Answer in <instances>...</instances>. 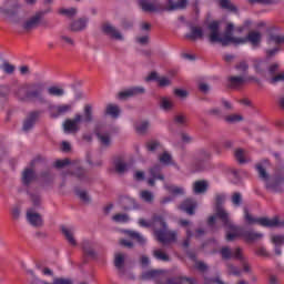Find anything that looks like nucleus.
<instances>
[{
	"label": "nucleus",
	"instance_id": "1",
	"mask_svg": "<svg viewBox=\"0 0 284 284\" xmlns=\"http://www.w3.org/2000/svg\"><path fill=\"white\" fill-rule=\"evenodd\" d=\"M47 88L48 84L43 81L27 82L16 90L14 95L22 103L37 101L40 105H45L48 103V99H45Z\"/></svg>",
	"mask_w": 284,
	"mask_h": 284
},
{
	"label": "nucleus",
	"instance_id": "2",
	"mask_svg": "<svg viewBox=\"0 0 284 284\" xmlns=\"http://www.w3.org/2000/svg\"><path fill=\"white\" fill-rule=\"evenodd\" d=\"M209 41L210 43H221L223 48H227L231 43L239 45L241 38L234 37V23L230 22L224 31V36H221V23L219 21H212L207 26Z\"/></svg>",
	"mask_w": 284,
	"mask_h": 284
},
{
	"label": "nucleus",
	"instance_id": "3",
	"mask_svg": "<svg viewBox=\"0 0 284 284\" xmlns=\"http://www.w3.org/2000/svg\"><path fill=\"white\" fill-rule=\"evenodd\" d=\"M166 7L163 8V4L159 0H139V6L142 8L143 12H161L165 10L166 12H176L178 10H186L190 2L187 0H166Z\"/></svg>",
	"mask_w": 284,
	"mask_h": 284
},
{
	"label": "nucleus",
	"instance_id": "4",
	"mask_svg": "<svg viewBox=\"0 0 284 284\" xmlns=\"http://www.w3.org/2000/svg\"><path fill=\"white\" fill-rule=\"evenodd\" d=\"M255 170L262 181H265L266 190L277 194L283 193L284 175H275L270 179V173L263 168V164H255Z\"/></svg>",
	"mask_w": 284,
	"mask_h": 284
},
{
	"label": "nucleus",
	"instance_id": "5",
	"mask_svg": "<svg viewBox=\"0 0 284 284\" xmlns=\"http://www.w3.org/2000/svg\"><path fill=\"white\" fill-rule=\"evenodd\" d=\"M20 12L21 3H19V0H4L0 7V14L10 19L11 23H21Z\"/></svg>",
	"mask_w": 284,
	"mask_h": 284
},
{
	"label": "nucleus",
	"instance_id": "6",
	"mask_svg": "<svg viewBox=\"0 0 284 284\" xmlns=\"http://www.w3.org/2000/svg\"><path fill=\"white\" fill-rule=\"evenodd\" d=\"M48 14V10L38 11L36 14L31 16L27 21L22 23V29L24 32H32L37 30V27L43 21V17Z\"/></svg>",
	"mask_w": 284,
	"mask_h": 284
},
{
	"label": "nucleus",
	"instance_id": "7",
	"mask_svg": "<svg viewBox=\"0 0 284 284\" xmlns=\"http://www.w3.org/2000/svg\"><path fill=\"white\" fill-rule=\"evenodd\" d=\"M267 74L270 77L268 83H271V85H276V83L284 81V71H281V64L277 62L272 63L267 68Z\"/></svg>",
	"mask_w": 284,
	"mask_h": 284
},
{
	"label": "nucleus",
	"instance_id": "8",
	"mask_svg": "<svg viewBox=\"0 0 284 284\" xmlns=\"http://www.w3.org/2000/svg\"><path fill=\"white\" fill-rule=\"evenodd\" d=\"M263 41V34L260 31H250L246 37L240 38L239 45H244V43H250L253 50L261 48Z\"/></svg>",
	"mask_w": 284,
	"mask_h": 284
},
{
	"label": "nucleus",
	"instance_id": "9",
	"mask_svg": "<svg viewBox=\"0 0 284 284\" xmlns=\"http://www.w3.org/2000/svg\"><path fill=\"white\" fill-rule=\"evenodd\" d=\"M225 199H227V195H225V193L215 194V214L216 217L221 221H227V219H230V213H227V211H225V209L223 207Z\"/></svg>",
	"mask_w": 284,
	"mask_h": 284
},
{
	"label": "nucleus",
	"instance_id": "10",
	"mask_svg": "<svg viewBox=\"0 0 284 284\" xmlns=\"http://www.w3.org/2000/svg\"><path fill=\"white\" fill-rule=\"evenodd\" d=\"M154 236L159 243L163 245H168V243H172L176 241V232L168 231L166 229H154Z\"/></svg>",
	"mask_w": 284,
	"mask_h": 284
},
{
	"label": "nucleus",
	"instance_id": "11",
	"mask_svg": "<svg viewBox=\"0 0 284 284\" xmlns=\"http://www.w3.org/2000/svg\"><path fill=\"white\" fill-rule=\"evenodd\" d=\"M212 159V153L209 150L201 149L197 151L195 158L193 159V165L195 166L196 172L205 169V163Z\"/></svg>",
	"mask_w": 284,
	"mask_h": 284
},
{
	"label": "nucleus",
	"instance_id": "12",
	"mask_svg": "<svg viewBox=\"0 0 284 284\" xmlns=\"http://www.w3.org/2000/svg\"><path fill=\"white\" fill-rule=\"evenodd\" d=\"M83 119V115L77 113L73 119H67L63 122V130L64 134H77L79 130H81V126L79 123H81Z\"/></svg>",
	"mask_w": 284,
	"mask_h": 284
},
{
	"label": "nucleus",
	"instance_id": "13",
	"mask_svg": "<svg viewBox=\"0 0 284 284\" xmlns=\"http://www.w3.org/2000/svg\"><path fill=\"white\" fill-rule=\"evenodd\" d=\"M48 110L50 119H59L65 116L68 112H72V104H50Z\"/></svg>",
	"mask_w": 284,
	"mask_h": 284
},
{
	"label": "nucleus",
	"instance_id": "14",
	"mask_svg": "<svg viewBox=\"0 0 284 284\" xmlns=\"http://www.w3.org/2000/svg\"><path fill=\"white\" fill-rule=\"evenodd\" d=\"M222 223L224 225V227H226V241L229 243H232V241L239 239V236H241V230L242 227H239L236 225H234V223H232V221H230V217H226V220H222Z\"/></svg>",
	"mask_w": 284,
	"mask_h": 284
},
{
	"label": "nucleus",
	"instance_id": "15",
	"mask_svg": "<svg viewBox=\"0 0 284 284\" xmlns=\"http://www.w3.org/2000/svg\"><path fill=\"white\" fill-rule=\"evenodd\" d=\"M27 274H30L31 278L29 281L30 284H72V278H65V277H55L53 278L52 283H48L37 276L34 274V271L27 270Z\"/></svg>",
	"mask_w": 284,
	"mask_h": 284
},
{
	"label": "nucleus",
	"instance_id": "16",
	"mask_svg": "<svg viewBox=\"0 0 284 284\" xmlns=\"http://www.w3.org/2000/svg\"><path fill=\"white\" fill-rule=\"evenodd\" d=\"M244 220L247 225H261V227H272L274 223H271L270 217H254L250 214L247 209H244Z\"/></svg>",
	"mask_w": 284,
	"mask_h": 284
},
{
	"label": "nucleus",
	"instance_id": "17",
	"mask_svg": "<svg viewBox=\"0 0 284 284\" xmlns=\"http://www.w3.org/2000/svg\"><path fill=\"white\" fill-rule=\"evenodd\" d=\"M241 239L246 243H256L263 239V233L254 231L252 227H242L240 231Z\"/></svg>",
	"mask_w": 284,
	"mask_h": 284
},
{
	"label": "nucleus",
	"instance_id": "18",
	"mask_svg": "<svg viewBox=\"0 0 284 284\" xmlns=\"http://www.w3.org/2000/svg\"><path fill=\"white\" fill-rule=\"evenodd\" d=\"M139 94H145V88L143 87H133L126 90L120 91L118 93L119 101H128V99H132L133 97H139Z\"/></svg>",
	"mask_w": 284,
	"mask_h": 284
},
{
	"label": "nucleus",
	"instance_id": "19",
	"mask_svg": "<svg viewBox=\"0 0 284 284\" xmlns=\"http://www.w3.org/2000/svg\"><path fill=\"white\" fill-rule=\"evenodd\" d=\"M72 175L75 176L82 185H90L91 183H94L92 175H90L88 170L83 168L75 169V171L72 172Z\"/></svg>",
	"mask_w": 284,
	"mask_h": 284
},
{
	"label": "nucleus",
	"instance_id": "20",
	"mask_svg": "<svg viewBox=\"0 0 284 284\" xmlns=\"http://www.w3.org/2000/svg\"><path fill=\"white\" fill-rule=\"evenodd\" d=\"M39 116H41V111H31L26 120L23 121L22 130L23 132H30L34 125H37V121H39Z\"/></svg>",
	"mask_w": 284,
	"mask_h": 284
},
{
	"label": "nucleus",
	"instance_id": "21",
	"mask_svg": "<svg viewBox=\"0 0 284 284\" xmlns=\"http://www.w3.org/2000/svg\"><path fill=\"white\" fill-rule=\"evenodd\" d=\"M101 30L106 37L115 39L116 41H123V36L121 34V32H119V30H116V27L112 26L111 23H103Z\"/></svg>",
	"mask_w": 284,
	"mask_h": 284
},
{
	"label": "nucleus",
	"instance_id": "22",
	"mask_svg": "<svg viewBox=\"0 0 284 284\" xmlns=\"http://www.w3.org/2000/svg\"><path fill=\"white\" fill-rule=\"evenodd\" d=\"M197 205L196 200L186 199L179 205V210H181V212H185L189 216H194V214H196Z\"/></svg>",
	"mask_w": 284,
	"mask_h": 284
},
{
	"label": "nucleus",
	"instance_id": "23",
	"mask_svg": "<svg viewBox=\"0 0 284 284\" xmlns=\"http://www.w3.org/2000/svg\"><path fill=\"white\" fill-rule=\"evenodd\" d=\"M227 88H231L232 90H239L246 81L247 78L245 75H231L227 78Z\"/></svg>",
	"mask_w": 284,
	"mask_h": 284
},
{
	"label": "nucleus",
	"instance_id": "24",
	"mask_svg": "<svg viewBox=\"0 0 284 284\" xmlns=\"http://www.w3.org/2000/svg\"><path fill=\"white\" fill-rule=\"evenodd\" d=\"M89 22L90 19L85 17L74 20L70 24V30L71 32H83L88 28Z\"/></svg>",
	"mask_w": 284,
	"mask_h": 284
},
{
	"label": "nucleus",
	"instance_id": "25",
	"mask_svg": "<svg viewBox=\"0 0 284 284\" xmlns=\"http://www.w3.org/2000/svg\"><path fill=\"white\" fill-rule=\"evenodd\" d=\"M37 181V173L32 169H24L22 172V185L30 187V184Z\"/></svg>",
	"mask_w": 284,
	"mask_h": 284
},
{
	"label": "nucleus",
	"instance_id": "26",
	"mask_svg": "<svg viewBox=\"0 0 284 284\" xmlns=\"http://www.w3.org/2000/svg\"><path fill=\"white\" fill-rule=\"evenodd\" d=\"M82 251L84 252L85 256H89V258H97V256H99L97 251H94V242L90 240H84L82 242Z\"/></svg>",
	"mask_w": 284,
	"mask_h": 284
},
{
	"label": "nucleus",
	"instance_id": "27",
	"mask_svg": "<svg viewBox=\"0 0 284 284\" xmlns=\"http://www.w3.org/2000/svg\"><path fill=\"white\" fill-rule=\"evenodd\" d=\"M204 33L201 27H191V32L184 36V39H189L190 41H196V39H203Z\"/></svg>",
	"mask_w": 284,
	"mask_h": 284
},
{
	"label": "nucleus",
	"instance_id": "28",
	"mask_svg": "<svg viewBox=\"0 0 284 284\" xmlns=\"http://www.w3.org/2000/svg\"><path fill=\"white\" fill-rule=\"evenodd\" d=\"M150 176L156 179L158 181H165V175H163V166L161 164H155L149 170Z\"/></svg>",
	"mask_w": 284,
	"mask_h": 284
},
{
	"label": "nucleus",
	"instance_id": "29",
	"mask_svg": "<svg viewBox=\"0 0 284 284\" xmlns=\"http://www.w3.org/2000/svg\"><path fill=\"white\" fill-rule=\"evenodd\" d=\"M209 187H210V184L205 180L195 181L193 183L194 194H205Z\"/></svg>",
	"mask_w": 284,
	"mask_h": 284
},
{
	"label": "nucleus",
	"instance_id": "30",
	"mask_svg": "<svg viewBox=\"0 0 284 284\" xmlns=\"http://www.w3.org/2000/svg\"><path fill=\"white\" fill-rule=\"evenodd\" d=\"M27 219L33 227H41L43 225V219H41V214L27 212Z\"/></svg>",
	"mask_w": 284,
	"mask_h": 284
},
{
	"label": "nucleus",
	"instance_id": "31",
	"mask_svg": "<svg viewBox=\"0 0 284 284\" xmlns=\"http://www.w3.org/2000/svg\"><path fill=\"white\" fill-rule=\"evenodd\" d=\"M153 221V227L154 230H168V223L165 222V217L163 215H153L152 217Z\"/></svg>",
	"mask_w": 284,
	"mask_h": 284
},
{
	"label": "nucleus",
	"instance_id": "32",
	"mask_svg": "<svg viewBox=\"0 0 284 284\" xmlns=\"http://www.w3.org/2000/svg\"><path fill=\"white\" fill-rule=\"evenodd\" d=\"M113 164L118 174H123L128 171V163H125L121 156L115 158Z\"/></svg>",
	"mask_w": 284,
	"mask_h": 284
},
{
	"label": "nucleus",
	"instance_id": "33",
	"mask_svg": "<svg viewBox=\"0 0 284 284\" xmlns=\"http://www.w3.org/2000/svg\"><path fill=\"white\" fill-rule=\"evenodd\" d=\"M73 191L75 196H78L82 203H91L92 199L90 197V194H88V191L81 190L79 186H74Z\"/></svg>",
	"mask_w": 284,
	"mask_h": 284
},
{
	"label": "nucleus",
	"instance_id": "34",
	"mask_svg": "<svg viewBox=\"0 0 284 284\" xmlns=\"http://www.w3.org/2000/svg\"><path fill=\"white\" fill-rule=\"evenodd\" d=\"M143 281H150V278H163V271L161 270H151L146 271L145 273L142 274Z\"/></svg>",
	"mask_w": 284,
	"mask_h": 284
},
{
	"label": "nucleus",
	"instance_id": "35",
	"mask_svg": "<svg viewBox=\"0 0 284 284\" xmlns=\"http://www.w3.org/2000/svg\"><path fill=\"white\" fill-rule=\"evenodd\" d=\"M97 139L101 148H110L112 145V138L110 136L109 132L97 135Z\"/></svg>",
	"mask_w": 284,
	"mask_h": 284
},
{
	"label": "nucleus",
	"instance_id": "36",
	"mask_svg": "<svg viewBox=\"0 0 284 284\" xmlns=\"http://www.w3.org/2000/svg\"><path fill=\"white\" fill-rule=\"evenodd\" d=\"M159 161L160 163H163V165H173L179 170V164L172 160V155L166 151L159 156Z\"/></svg>",
	"mask_w": 284,
	"mask_h": 284
},
{
	"label": "nucleus",
	"instance_id": "37",
	"mask_svg": "<svg viewBox=\"0 0 284 284\" xmlns=\"http://www.w3.org/2000/svg\"><path fill=\"white\" fill-rule=\"evenodd\" d=\"M83 123H92L94 121V115L92 113V105L85 104L83 111V118L81 120Z\"/></svg>",
	"mask_w": 284,
	"mask_h": 284
},
{
	"label": "nucleus",
	"instance_id": "38",
	"mask_svg": "<svg viewBox=\"0 0 284 284\" xmlns=\"http://www.w3.org/2000/svg\"><path fill=\"white\" fill-rule=\"evenodd\" d=\"M105 114L112 116V119H119V114H121V109L116 104H108L105 109Z\"/></svg>",
	"mask_w": 284,
	"mask_h": 284
},
{
	"label": "nucleus",
	"instance_id": "39",
	"mask_svg": "<svg viewBox=\"0 0 284 284\" xmlns=\"http://www.w3.org/2000/svg\"><path fill=\"white\" fill-rule=\"evenodd\" d=\"M61 232L65 236L68 243L71 244L73 247H77L78 243H77V240L74 239V233H72V231H70L65 226L61 227Z\"/></svg>",
	"mask_w": 284,
	"mask_h": 284
},
{
	"label": "nucleus",
	"instance_id": "40",
	"mask_svg": "<svg viewBox=\"0 0 284 284\" xmlns=\"http://www.w3.org/2000/svg\"><path fill=\"white\" fill-rule=\"evenodd\" d=\"M222 10H229V12H236L239 9L230 0H217Z\"/></svg>",
	"mask_w": 284,
	"mask_h": 284
},
{
	"label": "nucleus",
	"instance_id": "41",
	"mask_svg": "<svg viewBox=\"0 0 284 284\" xmlns=\"http://www.w3.org/2000/svg\"><path fill=\"white\" fill-rule=\"evenodd\" d=\"M165 190H168V192L174 196H183L185 194V190H183V187L172 184L165 185Z\"/></svg>",
	"mask_w": 284,
	"mask_h": 284
},
{
	"label": "nucleus",
	"instance_id": "42",
	"mask_svg": "<svg viewBox=\"0 0 284 284\" xmlns=\"http://www.w3.org/2000/svg\"><path fill=\"white\" fill-rule=\"evenodd\" d=\"M47 93L49 97H63V94H65V90L57 85H51L47 89Z\"/></svg>",
	"mask_w": 284,
	"mask_h": 284
},
{
	"label": "nucleus",
	"instance_id": "43",
	"mask_svg": "<svg viewBox=\"0 0 284 284\" xmlns=\"http://www.w3.org/2000/svg\"><path fill=\"white\" fill-rule=\"evenodd\" d=\"M145 148L148 152H156V150H161L162 145L159 140H150L145 143Z\"/></svg>",
	"mask_w": 284,
	"mask_h": 284
},
{
	"label": "nucleus",
	"instance_id": "44",
	"mask_svg": "<svg viewBox=\"0 0 284 284\" xmlns=\"http://www.w3.org/2000/svg\"><path fill=\"white\" fill-rule=\"evenodd\" d=\"M160 108L164 112H170V110H172L174 108V103L168 98H161L160 99Z\"/></svg>",
	"mask_w": 284,
	"mask_h": 284
},
{
	"label": "nucleus",
	"instance_id": "45",
	"mask_svg": "<svg viewBox=\"0 0 284 284\" xmlns=\"http://www.w3.org/2000/svg\"><path fill=\"white\" fill-rule=\"evenodd\" d=\"M114 266L116 270H123L125 267V255L123 253L115 254Z\"/></svg>",
	"mask_w": 284,
	"mask_h": 284
},
{
	"label": "nucleus",
	"instance_id": "46",
	"mask_svg": "<svg viewBox=\"0 0 284 284\" xmlns=\"http://www.w3.org/2000/svg\"><path fill=\"white\" fill-rule=\"evenodd\" d=\"M253 68L257 74H263V72H265V60L263 59L254 60Z\"/></svg>",
	"mask_w": 284,
	"mask_h": 284
},
{
	"label": "nucleus",
	"instance_id": "47",
	"mask_svg": "<svg viewBox=\"0 0 284 284\" xmlns=\"http://www.w3.org/2000/svg\"><path fill=\"white\" fill-rule=\"evenodd\" d=\"M40 178L42 179L43 183L47 185H50L54 181V174H52V171L47 170L40 173Z\"/></svg>",
	"mask_w": 284,
	"mask_h": 284
},
{
	"label": "nucleus",
	"instance_id": "48",
	"mask_svg": "<svg viewBox=\"0 0 284 284\" xmlns=\"http://www.w3.org/2000/svg\"><path fill=\"white\" fill-rule=\"evenodd\" d=\"M235 70L242 73V77H247V72L250 70V64L247 61H241L235 65Z\"/></svg>",
	"mask_w": 284,
	"mask_h": 284
},
{
	"label": "nucleus",
	"instance_id": "49",
	"mask_svg": "<svg viewBox=\"0 0 284 284\" xmlns=\"http://www.w3.org/2000/svg\"><path fill=\"white\" fill-rule=\"evenodd\" d=\"M206 114H209V116H214L215 119H225V113L219 108L210 109L206 111Z\"/></svg>",
	"mask_w": 284,
	"mask_h": 284
},
{
	"label": "nucleus",
	"instance_id": "50",
	"mask_svg": "<svg viewBox=\"0 0 284 284\" xmlns=\"http://www.w3.org/2000/svg\"><path fill=\"white\" fill-rule=\"evenodd\" d=\"M130 239H134L135 241H138V243L140 245H145L146 240L145 237H143V235H141V233L136 232V231H129L128 232Z\"/></svg>",
	"mask_w": 284,
	"mask_h": 284
},
{
	"label": "nucleus",
	"instance_id": "51",
	"mask_svg": "<svg viewBox=\"0 0 284 284\" xmlns=\"http://www.w3.org/2000/svg\"><path fill=\"white\" fill-rule=\"evenodd\" d=\"M231 202L234 205V207H241V205H243V195L240 192L233 193Z\"/></svg>",
	"mask_w": 284,
	"mask_h": 284
},
{
	"label": "nucleus",
	"instance_id": "52",
	"mask_svg": "<svg viewBox=\"0 0 284 284\" xmlns=\"http://www.w3.org/2000/svg\"><path fill=\"white\" fill-rule=\"evenodd\" d=\"M0 68L4 74H14V71L17 70V67L8 61H4Z\"/></svg>",
	"mask_w": 284,
	"mask_h": 284
},
{
	"label": "nucleus",
	"instance_id": "53",
	"mask_svg": "<svg viewBox=\"0 0 284 284\" xmlns=\"http://www.w3.org/2000/svg\"><path fill=\"white\" fill-rule=\"evenodd\" d=\"M268 43H275L276 45H282V43H284V36L271 33L268 36Z\"/></svg>",
	"mask_w": 284,
	"mask_h": 284
},
{
	"label": "nucleus",
	"instance_id": "54",
	"mask_svg": "<svg viewBox=\"0 0 284 284\" xmlns=\"http://www.w3.org/2000/svg\"><path fill=\"white\" fill-rule=\"evenodd\" d=\"M149 128H150V122H148V121L140 122L135 125V130H136L138 134H145V132H148Z\"/></svg>",
	"mask_w": 284,
	"mask_h": 284
},
{
	"label": "nucleus",
	"instance_id": "55",
	"mask_svg": "<svg viewBox=\"0 0 284 284\" xmlns=\"http://www.w3.org/2000/svg\"><path fill=\"white\" fill-rule=\"evenodd\" d=\"M112 221L115 223H128L130 221V215L125 213H119L112 216Z\"/></svg>",
	"mask_w": 284,
	"mask_h": 284
},
{
	"label": "nucleus",
	"instance_id": "56",
	"mask_svg": "<svg viewBox=\"0 0 284 284\" xmlns=\"http://www.w3.org/2000/svg\"><path fill=\"white\" fill-rule=\"evenodd\" d=\"M153 256L154 258H156L158 261H164V262H168L170 261V255L162 252L161 250H155L153 252Z\"/></svg>",
	"mask_w": 284,
	"mask_h": 284
},
{
	"label": "nucleus",
	"instance_id": "57",
	"mask_svg": "<svg viewBox=\"0 0 284 284\" xmlns=\"http://www.w3.org/2000/svg\"><path fill=\"white\" fill-rule=\"evenodd\" d=\"M232 258H235L236 261H240L243 263L245 261V257L243 256V248L236 247L232 251Z\"/></svg>",
	"mask_w": 284,
	"mask_h": 284
},
{
	"label": "nucleus",
	"instance_id": "58",
	"mask_svg": "<svg viewBox=\"0 0 284 284\" xmlns=\"http://www.w3.org/2000/svg\"><path fill=\"white\" fill-rule=\"evenodd\" d=\"M224 121H226V123H239L243 121V118L239 114L224 115Z\"/></svg>",
	"mask_w": 284,
	"mask_h": 284
},
{
	"label": "nucleus",
	"instance_id": "59",
	"mask_svg": "<svg viewBox=\"0 0 284 284\" xmlns=\"http://www.w3.org/2000/svg\"><path fill=\"white\" fill-rule=\"evenodd\" d=\"M220 254L223 258V261H230L232 258V250L227 246H224L220 250Z\"/></svg>",
	"mask_w": 284,
	"mask_h": 284
},
{
	"label": "nucleus",
	"instance_id": "60",
	"mask_svg": "<svg viewBox=\"0 0 284 284\" xmlns=\"http://www.w3.org/2000/svg\"><path fill=\"white\" fill-rule=\"evenodd\" d=\"M140 196L145 203H152V201H154V194L150 191H142Z\"/></svg>",
	"mask_w": 284,
	"mask_h": 284
},
{
	"label": "nucleus",
	"instance_id": "61",
	"mask_svg": "<svg viewBox=\"0 0 284 284\" xmlns=\"http://www.w3.org/2000/svg\"><path fill=\"white\" fill-rule=\"evenodd\" d=\"M227 274L232 276H241V271L239 267L234 266L233 264H226Z\"/></svg>",
	"mask_w": 284,
	"mask_h": 284
},
{
	"label": "nucleus",
	"instance_id": "62",
	"mask_svg": "<svg viewBox=\"0 0 284 284\" xmlns=\"http://www.w3.org/2000/svg\"><path fill=\"white\" fill-rule=\"evenodd\" d=\"M235 159L240 164L247 163V160H245V152L242 149L235 151Z\"/></svg>",
	"mask_w": 284,
	"mask_h": 284
},
{
	"label": "nucleus",
	"instance_id": "63",
	"mask_svg": "<svg viewBox=\"0 0 284 284\" xmlns=\"http://www.w3.org/2000/svg\"><path fill=\"white\" fill-rule=\"evenodd\" d=\"M105 132V124L103 122H98L94 126V134L99 136L100 134H104Z\"/></svg>",
	"mask_w": 284,
	"mask_h": 284
},
{
	"label": "nucleus",
	"instance_id": "64",
	"mask_svg": "<svg viewBox=\"0 0 284 284\" xmlns=\"http://www.w3.org/2000/svg\"><path fill=\"white\" fill-rule=\"evenodd\" d=\"M271 223H273L272 226H267L270 230L274 227H284V221L278 220V216H275L273 219H268Z\"/></svg>",
	"mask_w": 284,
	"mask_h": 284
}]
</instances>
